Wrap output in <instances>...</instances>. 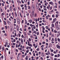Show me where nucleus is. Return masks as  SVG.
<instances>
[{
    "label": "nucleus",
    "instance_id": "nucleus-1",
    "mask_svg": "<svg viewBox=\"0 0 60 60\" xmlns=\"http://www.w3.org/2000/svg\"><path fill=\"white\" fill-rule=\"evenodd\" d=\"M55 25L57 30H59V28L58 27V25L56 24V23H55Z\"/></svg>",
    "mask_w": 60,
    "mask_h": 60
},
{
    "label": "nucleus",
    "instance_id": "nucleus-2",
    "mask_svg": "<svg viewBox=\"0 0 60 60\" xmlns=\"http://www.w3.org/2000/svg\"><path fill=\"white\" fill-rule=\"evenodd\" d=\"M32 10L33 11H35V7L34 6H33L32 7Z\"/></svg>",
    "mask_w": 60,
    "mask_h": 60
},
{
    "label": "nucleus",
    "instance_id": "nucleus-3",
    "mask_svg": "<svg viewBox=\"0 0 60 60\" xmlns=\"http://www.w3.org/2000/svg\"><path fill=\"white\" fill-rule=\"evenodd\" d=\"M31 14L33 17H34V11H33L31 12Z\"/></svg>",
    "mask_w": 60,
    "mask_h": 60
},
{
    "label": "nucleus",
    "instance_id": "nucleus-4",
    "mask_svg": "<svg viewBox=\"0 0 60 60\" xmlns=\"http://www.w3.org/2000/svg\"><path fill=\"white\" fill-rule=\"evenodd\" d=\"M9 9L10 10V11H11L12 10V6H11L9 8Z\"/></svg>",
    "mask_w": 60,
    "mask_h": 60
},
{
    "label": "nucleus",
    "instance_id": "nucleus-5",
    "mask_svg": "<svg viewBox=\"0 0 60 60\" xmlns=\"http://www.w3.org/2000/svg\"><path fill=\"white\" fill-rule=\"evenodd\" d=\"M17 21L18 24H20V20H19V18L18 19H17Z\"/></svg>",
    "mask_w": 60,
    "mask_h": 60
},
{
    "label": "nucleus",
    "instance_id": "nucleus-6",
    "mask_svg": "<svg viewBox=\"0 0 60 60\" xmlns=\"http://www.w3.org/2000/svg\"><path fill=\"white\" fill-rule=\"evenodd\" d=\"M56 45V47L58 48V49H60V46L58 45Z\"/></svg>",
    "mask_w": 60,
    "mask_h": 60
},
{
    "label": "nucleus",
    "instance_id": "nucleus-7",
    "mask_svg": "<svg viewBox=\"0 0 60 60\" xmlns=\"http://www.w3.org/2000/svg\"><path fill=\"white\" fill-rule=\"evenodd\" d=\"M49 4H52V5H54V4L53 3V2L52 1L50 2H49Z\"/></svg>",
    "mask_w": 60,
    "mask_h": 60
},
{
    "label": "nucleus",
    "instance_id": "nucleus-8",
    "mask_svg": "<svg viewBox=\"0 0 60 60\" xmlns=\"http://www.w3.org/2000/svg\"><path fill=\"white\" fill-rule=\"evenodd\" d=\"M28 22H29L30 23H31L32 22V20L30 19V20H28Z\"/></svg>",
    "mask_w": 60,
    "mask_h": 60
},
{
    "label": "nucleus",
    "instance_id": "nucleus-9",
    "mask_svg": "<svg viewBox=\"0 0 60 60\" xmlns=\"http://www.w3.org/2000/svg\"><path fill=\"white\" fill-rule=\"evenodd\" d=\"M21 42H22V44H23V39H21Z\"/></svg>",
    "mask_w": 60,
    "mask_h": 60
},
{
    "label": "nucleus",
    "instance_id": "nucleus-10",
    "mask_svg": "<svg viewBox=\"0 0 60 60\" xmlns=\"http://www.w3.org/2000/svg\"><path fill=\"white\" fill-rule=\"evenodd\" d=\"M56 22V21L55 20V19H53V21H52V23H55Z\"/></svg>",
    "mask_w": 60,
    "mask_h": 60
},
{
    "label": "nucleus",
    "instance_id": "nucleus-11",
    "mask_svg": "<svg viewBox=\"0 0 60 60\" xmlns=\"http://www.w3.org/2000/svg\"><path fill=\"white\" fill-rule=\"evenodd\" d=\"M15 15L16 17H17V13H16V12H15Z\"/></svg>",
    "mask_w": 60,
    "mask_h": 60
},
{
    "label": "nucleus",
    "instance_id": "nucleus-12",
    "mask_svg": "<svg viewBox=\"0 0 60 60\" xmlns=\"http://www.w3.org/2000/svg\"><path fill=\"white\" fill-rule=\"evenodd\" d=\"M8 23L9 25H10L11 24V23L10 21H8Z\"/></svg>",
    "mask_w": 60,
    "mask_h": 60
},
{
    "label": "nucleus",
    "instance_id": "nucleus-13",
    "mask_svg": "<svg viewBox=\"0 0 60 60\" xmlns=\"http://www.w3.org/2000/svg\"><path fill=\"white\" fill-rule=\"evenodd\" d=\"M4 24L5 25H6V22L5 21H4Z\"/></svg>",
    "mask_w": 60,
    "mask_h": 60
},
{
    "label": "nucleus",
    "instance_id": "nucleus-14",
    "mask_svg": "<svg viewBox=\"0 0 60 60\" xmlns=\"http://www.w3.org/2000/svg\"><path fill=\"white\" fill-rule=\"evenodd\" d=\"M27 56L26 57V58H25L26 60H27L28 59V58H27Z\"/></svg>",
    "mask_w": 60,
    "mask_h": 60
},
{
    "label": "nucleus",
    "instance_id": "nucleus-15",
    "mask_svg": "<svg viewBox=\"0 0 60 60\" xmlns=\"http://www.w3.org/2000/svg\"><path fill=\"white\" fill-rule=\"evenodd\" d=\"M21 54L20 53H19L18 55V57H19V56H20V55Z\"/></svg>",
    "mask_w": 60,
    "mask_h": 60
},
{
    "label": "nucleus",
    "instance_id": "nucleus-16",
    "mask_svg": "<svg viewBox=\"0 0 60 60\" xmlns=\"http://www.w3.org/2000/svg\"><path fill=\"white\" fill-rule=\"evenodd\" d=\"M42 55L41 56H45V55H43V53H42Z\"/></svg>",
    "mask_w": 60,
    "mask_h": 60
},
{
    "label": "nucleus",
    "instance_id": "nucleus-17",
    "mask_svg": "<svg viewBox=\"0 0 60 60\" xmlns=\"http://www.w3.org/2000/svg\"><path fill=\"white\" fill-rule=\"evenodd\" d=\"M18 35L19 36V37H20V36L21 35V34H20L19 33L18 34Z\"/></svg>",
    "mask_w": 60,
    "mask_h": 60
},
{
    "label": "nucleus",
    "instance_id": "nucleus-18",
    "mask_svg": "<svg viewBox=\"0 0 60 60\" xmlns=\"http://www.w3.org/2000/svg\"><path fill=\"white\" fill-rule=\"evenodd\" d=\"M52 26L53 27H54V24H52Z\"/></svg>",
    "mask_w": 60,
    "mask_h": 60
},
{
    "label": "nucleus",
    "instance_id": "nucleus-19",
    "mask_svg": "<svg viewBox=\"0 0 60 60\" xmlns=\"http://www.w3.org/2000/svg\"><path fill=\"white\" fill-rule=\"evenodd\" d=\"M57 41L59 42L60 41V39L59 38L57 39Z\"/></svg>",
    "mask_w": 60,
    "mask_h": 60
},
{
    "label": "nucleus",
    "instance_id": "nucleus-20",
    "mask_svg": "<svg viewBox=\"0 0 60 60\" xmlns=\"http://www.w3.org/2000/svg\"><path fill=\"white\" fill-rule=\"evenodd\" d=\"M29 44L28 45H29L30 47H31L32 46V45H31L30 44H29V43L28 44Z\"/></svg>",
    "mask_w": 60,
    "mask_h": 60
},
{
    "label": "nucleus",
    "instance_id": "nucleus-21",
    "mask_svg": "<svg viewBox=\"0 0 60 60\" xmlns=\"http://www.w3.org/2000/svg\"><path fill=\"white\" fill-rule=\"evenodd\" d=\"M54 33H57V31H56L55 30H54Z\"/></svg>",
    "mask_w": 60,
    "mask_h": 60
},
{
    "label": "nucleus",
    "instance_id": "nucleus-22",
    "mask_svg": "<svg viewBox=\"0 0 60 60\" xmlns=\"http://www.w3.org/2000/svg\"><path fill=\"white\" fill-rule=\"evenodd\" d=\"M31 27H28V29H29V30H30V29H31Z\"/></svg>",
    "mask_w": 60,
    "mask_h": 60
},
{
    "label": "nucleus",
    "instance_id": "nucleus-23",
    "mask_svg": "<svg viewBox=\"0 0 60 60\" xmlns=\"http://www.w3.org/2000/svg\"><path fill=\"white\" fill-rule=\"evenodd\" d=\"M37 5H38V6H39V4H38V3H37V5H36V6H37Z\"/></svg>",
    "mask_w": 60,
    "mask_h": 60
},
{
    "label": "nucleus",
    "instance_id": "nucleus-24",
    "mask_svg": "<svg viewBox=\"0 0 60 60\" xmlns=\"http://www.w3.org/2000/svg\"><path fill=\"white\" fill-rule=\"evenodd\" d=\"M51 41H54V39H53V38H52V40H51Z\"/></svg>",
    "mask_w": 60,
    "mask_h": 60
},
{
    "label": "nucleus",
    "instance_id": "nucleus-25",
    "mask_svg": "<svg viewBox=\"0 0 60 60\" xmlns=\"http://www.w3.org/2000/svg\"><path fill=\"white\" fill-rule=\"evenodd\" d=\"M55 17V15H52V17L53 18H54Z\"/></svg>",
    "mask_w": 60,
    "mask_h": 60
},
{
    "label": "nucleus",
    "instance_id": "nucleus-26",
    "mask_svg": "<svg viewBox=\"0 0 60 60\" xmlns=\"http://www.w3.org/2000/svg\"><path fill=\"white\" fill-rule=\"evenodd\" d=\"M16 27L17 28H19V26L18 25H16Z\"/></svg>",
    "mask_w": 60,
    "mask_h": 60
},
{
    "label": "nucleus",
    "instance_id": "nucleus-27",
    "mask_svg": "<svg viewBox=\"0 0 60 60\" xmlns=\"http://www.w3.org/2000/svg\"><path fill=\"white\" fill-rule=\"evenodd\" d=\"M42 44H45V42H44V41L43 42Z\"/></svg>",
    "mask_w": 60,
    "mask_h": 60
},
{
    "label": "nucleus",
    "instance_id": "nucleus-28",
    "mask_svg": "<svg viewBox=\"0 0 60 60\" xmlns=\"http://www.w3.org/2000/svg\"><path fill=\"white\" fill-rule=\"evenodd\" d=\"M27 26H26V25H25L24 26V28H26V27Z\"/></svg>",
    "mask_w": 60,
    "mask_h": 60
},
{
    "label": "nucleus",
    "instance_id": "nucleus-29",
    "mask_svg": "<svg viewBox=\"0 0 60 60\" xmlns=\"http://www.w3.org/2000/svg\"><path fill=\"white\" fill-rule=\"evenodd\" d=\"M44 47V45H43L41 46V48H43Z\"/></svg>",
    "mask_w": 60,
    "mask_h": 60
},
{
    "label": "nucleus",
    "instance_id": "nucleus-30",
    "mask_svg": "<svg viewBox=\"0 0 60 60\" xmlns=\"http://www.w3.org/2000/svg\"><path fill=\"white\" fill-rule=\"evenodd\" d=\"M5 43H6V45H8V42H6Z\"/></svg>",
    "mask_w": 60,
    "mask_h": 60
},
{
    "label": "nucleus",
    "instance_id": "nucleus-31",
    "mask_svg": "<svg viewBox=\"0 0 60 60\" xmlns=\"http://www.w3.org/2000/svg\"><path fill=\"white\" fill-rule=\"evenodd\" d=\"M54 56L55 57H57V55H55Z\"/></svg>",
    "mask_w": 60,
    "mask_h": 60
},
{
    "label": "nucleus",
    "instance_id": "nucleus-32",
    "mask_svg": "<svg viewBox=\"0 0 60 60\" xmlns=\"http://www.w3.org/2000/svg\"><path fill=\"white\" fill-rule=\"evenodd\" d=\"M31 8L29 6H28V9H30Z\"/></svg>",
    "mask_w": 60,
    "mask_h": 60
},
{
    "label": "nucleus",
    "instance_id": "nucleus-33",
    "mask_svg": "<svg viewBox=\"0 0 60 60\" xmlns=\"http://www.w3.org/2000/svg\"><path fill=\"white\" fill-rule=\"evenodd\" d=\"M52 9V7L51 6L50 8V10H51Z\"/></svg>",
    "mask_w": 60,
    "mask_h": 60
},
{
    "label": "nucleus",
    "instance_id": "nucleus-34",
    "mask_svg": "<svg viewBox=\"0 0 60 60\" xmlns=\"http://www.w3.org/2000/svg\"><path fill=\"white\" fill-rule=\"evenodd\" d=\"M18 44H17L16 45V48H18Z\"/></svg>",
    "mask_w": 60,
    "mask_h": 60
},
{
    "label": "nucleus",
    "instance_id": "nucleus-35",
    "mask_svg": "<svg viewBox=\"0 0 60 60\" xmlns=\"http://www.w3.org/2000/svg\"><path fill=\"white\" fill-rule=\"evenodd\" d=\"M46 19H49V17H48V16H46Z\"/></svg>",
    "mask_w": 60,
    "mask_h": 60
},
{
    "label": "nucleus",
    "instance_id": "nucleus-36",
    "mask_svg": "<svg viewBox=\"0 0 60 60\" xmlns=\"http://www.w3.org/2000/svg\"><path fill=\"white\" fill-rule=\"evenodd\" d=\"M26 49H29V47H27L26 48Z\"/></svg>",
    "mask_w": 60,
    "mask_h": 60
},
{
    "label": "nucleus",
    "instance_id": "nucleus-37",
    "mask_svg": "<svg viewBox=\"0 0 60 60\" xmlns=\"http://www.w3.org/2000/svg\"><path fill=\"white\" fill-rule=\"evenodd\" d=\"M11 2L12 4H14V1H13V0H12Z\"/></svg>",
    "mask_w": 60,
    "mask_h": 60
},
{
    "label": "nucleus",
    "instance_id": "nucleus-38",
    "mask_svg": "<svg viewBox=\"0 0 60 60\" xmlns=\"http://www.w3.org/2000/svg\"><path fill=\"white\" fill-rule=\"evenodd\" d=\"M35 20L36 22H37V18H36L35 19Z\"/></svg>",
    "mask_w": 60,
    "mask_h": 60
},
{
    "label": "nucleus",
    "instance_id": "nucleus-39",
    "mask_svg": "<svg viewBox=\"0 0 60 60\" xmlns=\"http://www.w3.org/2000/svg\"><path fill=\"white\" fill-rule=\"evenodd\" d=\"M21 7H23L24 6L23 4H22L21 5Z\"/></svg>",
    "mask_w": 60,
    "mask_h": 60
},
{
    "label": "nucleus",
    "instance_id": "nucleus-40",
    "mask_svg": "<svg viewBox=\"0 0 60 60\" xmlns=\"http://www.w3.org/2000/svg\"><path fill=\"white\" fill-rule=\"evenodd\" d=\"M36 27L37 28H38V24L36 25Z\"/></svg>",
    "mask_w": 60,
    "mask_h": 60
},
{
    "label": "nucleus",
    "instance_id": "nucleus-41",
    "mask_svg": "<svg viewBox=\"0 0 60 60\" xmlns=\"http://www.w3.org/2000/svg\"><path fill=\"white\" fill-rule=\"evenodd\" d=\"M27 25L28 26H29V25H30V24H29V23H27Z\"/></svg>",
    "mask_w": 60,
    "mask_h": 60
},
{
    "label": "nucleus",
    "instance_id": "nucleus-42",
    "mask_svg": "<svg viewBox=\"0 0 60 60\" xmlns=\"http://www.w3.org/2000/svg\"><path fill=\"white\" fill-rule=\"evenodd\" d=\"M42 29L43 30V31H44L45 30V28L44 27H43L42 28Z\"/></svg>",
    "mask_w": 60,
    "mask_h": 60
},
{
    "label": "nucleus",
    "instance_id": "nucleus-43",
    "mask_svg": "<svg viewBox=\"0 0 60 60\" xmlns=\"http://www.w3.org/2000/svg\"><path fill=\"white\" fill-rule=\"evenodd\" d=\"M51 56H54V54H52V53H51Z\"/></svg>",
    "mask_w": 60,
    "mask_h": 60
},
{
    "label": "nucleus",
    "instance_id": "nucleus-44",
    "mask_svg": "<svg viewBox=\"0 0 60 60\" xmlns=\"http://www.w3.org/2000/svg\"><path fill=\"white\" fill-rule=\"evenodd\" d=\"M33 56H35V53H33Z\"/></svg>",
    "mask_w": 60,
    "mask_h": 60
},
{
    "label": "nucleus",
    "instance_id": "nucleus-45",
    "mask_svg": "<svg viewBox=\"0 0 60 60\" xmlns=\"http://www.w3.org/2000/svg\"><path fill=\"white\" fill-rule=\"evenodd\" d=\"M53 30H54V29H53L52 28V32H54V31H53Z\"/></svg>",
    "mask_w": 60,
    "mask_h": 60
},
{
    "label": "nucleus",
    "instance_id": "nucleus-46",
    "mask_svg": "<svg viewBox=\"0 0 60 60\" xmlns=\"http://www.w3.org/2000/svg\"><path fill=\"white\" fill-rule=\"evenodd\" d=\"M33 45L34 47H35V46L36 45L35 44H33Z\"/></svg>",
    "mask_w": 60,
    "mask_h": 60
},
{
    "label": "nucleus",
    "instance_id": "nucleus-47",
    "mask_svg": "<svg viewBox=\"0 0 60 60\" xmlns=\"http://www.w3.org/2000/svg\"><path fill=\"white\" fill-rule=\"evenodd\" d=\"M24 1L25 2H26L27 1V0H24Z\"/></svg>",
    "mask_w": 60,
    "mask_h": 60
},
{
    "label": "nucleus",
    "instance_id": "nucleus-48",
    "mask_svg": "<svg viewBox=\"0 0 60 60\" xmlns=\"http://www.w3.org/2000/svg\"><path fill=\"white\" fill-rule=\"evenodd\" d=\"M48 54H49V55H50V53L49 52V51H48Z\"/></svg>",
    "mask_w": 60,
    "mask_h": 60
},
{
    "label": "nucleus",
    "instance_id": "nucleus-49",
    "mask_svg": "<svg viewBox=\"0 0 60 60\" xmlns=\"http://www.w3.org/2000/svg\"><path fill=\"white\" fill-rule=\"evenodd\" d=\"M29 52V51L27 50L26 52V53H28Z\"/></svg>",
    "mask_w": 60,
    "mask_h": 60
},
{
    "label": "nucleus",
    "instance_id": "nucleus-50",
    "mask_svg": "<svg viewBox=\"0 0 60 60\" xmlns=\"http://www.w3.org/2000/svg\"><path fill=\"white\" fill-rule=\"evenodd\" d=\"M55 41H57V39H56V38H55Z\"/></svg>",
    "mask_w": 60,
    "mask_h": 60
},
{
    "label": "nucleus",
    "instance_id": "nucleus-51",
    "mask_svg": "<svg viewBox=\"0 0 60 60\" xmlns=\"http://www.w3.org/2000/svg\"><path fill=\"white\" fill-rule=\"evenodd\" d=\"M53 53H54V54H56V52L55 51H54L53 52Z\"/></svg>",
    "mask_w": 60,
    "mask_h": 60
},
{
    "label": "nucleus",
    "instance_id": "nucleus-52",
    "mask_svg": "<svg viewBox=\"0 0 60 60\" xmlns=\"http://www.w3.org/2000/svg\"><path fill=\"white\" fill-rule=\"evenodd\" d=\"M27 3L28 5H29V4H30V2H28Z\"/></svg>",
    "mask_w": 60,
    "mask_h": 60
},
{
    "label": "nucleus",
    "instance_id": "nucleus-53",
    "mask_svg": "<svg viewBox=\"0 0 60 60\" xmlns=\"http://www.w3.org/2000/svg\"><path fill=\"white\" fill-rule=\"evenodd\" d=\"M56 13H57V14H59V12L57 11L56 12Z\"/></svg>",
    "mask_w": 60,
    "mask_h": 60
},
{
    "label": "nucleus",
    "instance_id": "nucleus-54",
    "mask_svg": "<svg viewBox=\"0 0 60 60\" xmlns=\"http://www.w3.org/2000/svg\"><path fill=\"white\" fill-rule=\"evenodd\" d=\"M10 18H11V19H13V18L11 16L10 17Z\"/></svg>",
    "mask_w": 60,
    "mask_h": 60
},
{
    "label": "nucleus",
    "instance_id": "nucleus-55",
    "mask_svg": "<svg viewBox=\"0 0 60 60\" xmlns=\"http://www.w3.org/2000/svg\"><path fill=\"white\" fill-rule=\"evenodd\" d=\"M41 59V60H43V58H42V57H41L40 58Z\"/></svg>",
    "mask_w": 60,
    "mask_h": 60
},
{
    "label": "nucleus",
    "instance_id": "nucleus-56",
    "mask_svg": "<svg viewBox=\"0 0 60 60\" xmlns=\"http://www.w3.org/2000/svg\"><path fill=\"white\" fill-rule=\"evenodd\" d=\"M20 45L21 44H19L18 45V47H20Z\"/></svg>",
    "mask_w": 60,
    "mask_h": 60
},
{
    "label": "nucleus",
    "instance_id": "nucleus-57",
    "mask_svg": "<svg viewBox=\"0 0 60 60\" xmlns=\"http://www.w3.org/2000/svg\"><path fill=\"white\" fill-rule=\"evenodd\" d=\"M58 57H59L60 56V54H58Z\"/></svg>",
    "mask_w": 60,
    "mask_h": 60
},
{
    "label": "nucleus",
    "instance_id": "nucleus-58",
    "mask_svg": "<svg viewBox=\"0 0 60 60\" xmlns=\"http://www.w3.org/2000/svg\"><path fill=\"white\" fill-rule=\"evenodd\" d=\"M29 13H31V11L30 10H29Z\"/></svg>",
    "mask_w": 60,
    "mask_h": 60
},
{
    "label": "nucleus",
    "instance_id": "nucleus-59",
    "mask_svg": "<svg viewBox=\"0 0 60 60\" xmlns=\"http://www.w3.org/2000/svg\"><path fill=\"white\" fill-rule=\"evenodd\" d=\"M56 18H58V15H57L56 14Z\"/></svg>",
    "mask_w": 60,
    "mask_h": 60
},
{
    "label": "nucleus",
    "instance_id": "nucleus-60",
    "mask_svg": "<svg viewBox=\"0 0 60 60\" xmlns=\"http://www.w3.org/2000/svg\"><path fill=\"white\" fill-rule=\"evenodd\" d=\"M44 11H47V9H46V8H44Z\"/></svg>",
    "mask_w": 60,
    "mask_h": 60
},
{
    "label": "nucleus",
    "instance_id": "nucleus-61",
    "mask_svg": "<svg viewBox=\"0 0 60 60\" xmlns=\"http://www.w3.org/2000/svg\"><path fill=\"white\" fill-rule=\"evenodd\" d=\"M7 11L8 12H9L10 11V10H9V9H8Z\"/></svg>",
    "mask_w": 60,
    "mask_h": 60
},
{
    "label": "nucleus",
    "instance_id": "nucleus-62",
    "mask_svg": "<svg viewBox=\"0 0 60 60\" xmlns=\"http://www.w3.org/2000/svg\"><path fill=\"white\" fill-rule=\"evenodd\" d=\"M32 32L31 30H29V33H31V32Z\"/></svg>",
    "mask_w": 60,
    "mask_h": 60
},
{
    "label": "nucleus",
    "instance_id": "nucleus-63",
    "mask_svg": "<svg viewBox=\"0 0 60 60\" xmlns=\"http://www.w3.org/2000/svg\"><path fill=\"white\" fill-rule=\"evenodd\" d=\"M37 51H39V49L38 48H37Z\"/></svg>",
    "mask_w": 60,
    "mask_h": 60
},
{
    "label": "nucleus",
    "instance_id": "nucleus-64",
    "mask_svg": "<svg viewBox=\"0 0 60 60\" xmlns=\"http://www.w3.org/2000/svg\"><path fill=\"white\" fill-rule=\"evenodd\" d=\"M26 15L27 16H28L29 15V14L27 13L26 14Z\"/></svg>",
    "mask_w": 60,
    "mask_h": 60
}]
</instances>
